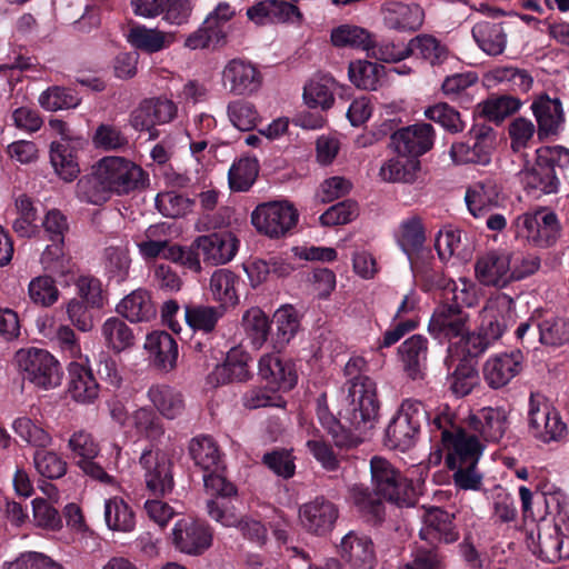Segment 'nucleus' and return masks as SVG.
<instances>
[{"instance_id": "obj_1", "label": "nucleus", "mask_w": 569, "mask_h": 569, "mask_svg": "<svg viewBox=\"0 0 569 569\" xmlns=\"http://www.w3.org/2000/svg\"><path fill=\"white\" fill-rule=\"evenodd\" d=\"M508 428L509 411L505 407H483L463 418H456L446 408L430 423L431 440L437 449L429 455L428 463L439 465L445 453L456 487L479 490L482 475L477 465L485 442H499Z\"/></svg>"}, {"instance_id": "obj_2", "label": "nucleus", "mask_w": 569, "mask_h": 569, "mask_svg": "<svg viewBox=\"0 0 569 569\" xmlns=\"http://www.w3.org/2000/svg\"><path fill=\"white\" fill-rule=\"evenodd\" d=\"M370 471L376 496L359 486L352 487L350 491L351 499L360 511L380 519L382 515L381 499L398 506L413 503L415 490L411 482L387 459L378 456L371 458Z\"/></svg>"}, {"instance_id": "obj_3", "label": "nucleus", "mask_w": 569, "mask_h": 569, "mask_svg": "<svg viewBox=\"0 0 569 569\" xmlns=\"http://www.w3.org/2000/svg\"><path fill=\"white\" fill-rule=\"evenodd\" d=\"M539 268L540 259L535 254L492 249L477 257L475 274L481 284L503 289L532 276Z\"/></svg>"}, {"instance_id": "obj_4", "label": "nucleus", "mask_w": 569, "mask_h": 569, "mask_svg": "<svg viewBox=\"0 0 569 569\" xmlns=\"http://www.w3.org/2000/svg\"><path fill=\"white\" fill-rule=\"evenodd\" d=\"M361 357H353L345 366V375L350 378L349 421L360 433L370 430L378 418L379 402L376 383L368 377L360 376L365 367Z\"/></svg>"}, {"instance_id": "obj_5", "label": "nucleus", "mask_w": 569, "mask_h": 569, "mask_svg": "<svg viewBox=\"0 0 569 569\" xmlns=\"http://www.w3.org/2000/svg\"><path fill=\"white\" fill-rule=\"evenodd\" d=\"M396 237L398 244L409 259L415 279L420 282L422 289L429 291L435 284H439L440 272L431 266L432 254L425 247L426 234L421 220L417 217L403 220Z\"/></svg>"}, {"instance_id": "obj_6", "label": "nucleus", "mask_w": 569, "mask_h": 569, "mask_svg": "<svg viewBox=\"0 0 569 569\" xmlns=\"http://www.w3.org/2000/svg\"><path fill=\"white\" fill-rule=\"evenodd\" d=\"M569 167V149L561 146H543L536 150V161L519 172L525 188L538 197L559 190L560 181L556 168Z\"/></svg>"}, {"instance_id": "obj_7", "label": "nucleus", "mask_w": 569, "mask_h": 569, "mask_svg": "<svg viewBox=\"0 0 569 569\" xmlns=\"http://www.w3.org/2000/svg\"><path fill=\"white\" fill-rule=\"evenodd\" d=\"M13 366L23 381L41 390H51L62 382L59 360L46 349L27 347L16 351Z\"/></svg>"}, {"instance_id": "obj_8", "label": "nucleus", "mask_w": 569, "mask_h": 569, "mask_svg": "<svg viewBox=\"0 0 569 569\" xmlns=\"http://www.w3.org/2000/svg\"><path fill=\"white\" fill-rule=\"evenodd\" d=\"M236 9L228 2H219L197 30L184 40V47L189 50L219 48L227 43L228 36L232 31L231 21L236 17Z\"/></svg>"}, {"instance_id": "obj_9", "label": "nucleus", "mask_w": 569, "mask_h": 569, "mask_svg": "<svg viewBox=\"0 0 569 569\" xmlns=\"http://www.w3.org/2000/svg\"><path fill=\"white\" fill-rule=\"evenodd\" d=\"M96 166L111 194H128L143 187L147 181V174L142 168L123 157H103Z\"/></svg>"}, {"instance_id": "obj_10", "label": "nucleus", "mask_w": 569, "mask_h": 569, "mask_svg": "<svg viewBox=\"0 0 569 569\" xmlns=\"http://www.w3.org/2000/svg\"><path fill=\"white\" fill-rule=\"evenodd\" d=\"M299 213L289 201H271L259 204L251 214L254 228L270 237L286 236L298 222Z\"/></svg>"}, {"instance_id": "obj_11", "label": "nucleus", "mask_w": 569, "mask_h": 569, "mask_svg": "<svg viewBox=\"0 0 569 569\" xmlns=\"http://www.w3.org/2000/svg\"><path fill=\"white\" fill-rule=\"evenodd\" d=\"M513 228L518 239L536 247H549L556 241L560 231L556 213L548 210L518 216L513 221Z\"/></svg>"}, {"instance_id": "obj_12", "label": "nucleus", "mask_w": 569, "mask_h": 569, "mask_svg": "<svg viewBox=\"0 0 569 569\" xmlns=\"http://www.w3.org/2000/svg\"><path fill=\"white\" fill-rule=\"evenodd\" d=\"M528 422L531 435L543 443L559 442L567 436L560 413L533 393L529 398Z\"/></svg>"}, {"instance_id": "obj_13", "label": "nucleus", "mask_w": 569, "mask_h": 569, "mask_svg": "<svg viewBox=\"0 0 569 569\" xmlns=\"http://www.w3.org/2000/svg\"><path fill=\"white\" fill-rule=\"evenodd\" d=\"M221 84L232 96L250 97L260 90L262 74L250 61L234 58L222 69Z\"/></svg>"}, {"instance_id": "obj_14", "label": "nucleus", "mask_w": 569, "mask_h": 569, "mask_svg": "<svg viewBox=\"0 0 569 569\" xmlns=\"http://www.w3.org/2000/svg\"><path fill=\"white\" fill-rule=\"evenodd\" d=\"M171 536L172 543L179 551L192 556L203 553L212 543L211 528L191 517L177 520Z\"/></svg>"}, {"instance_id": "obj_15", "label": "nucleus", "mask_w": 569, "mask_h": 569, "mask_svg": "<svg viewBox=\"0 0 569 569\" xmlns=\"http://www.w3.org/2000/svg\"><path fill=\"white\" fill-rule=\"evenodd\" d=\"M513 299L506 293L491 296L481 310V335L490 342L497 341L505 332L512 316Z\"/></svg>"}, {"instance_id": "obj_16", "label": "nucleus", "mask_w": 569, "mask_h": 569, "mask_svg": "<svg viewBox=\"0 0 569 569\" xmlns=\"http://www.w3.org/2000/svg\"><path fill=\"white\" fill-rule=\"evenodd\" d=\"M469 316L462 309L447 302L439 305L429 321V333L439 341H450L467 332Z\"/></svg>"}, {"instance_id": "obj_17", "label": "nucleus", "mask_w": 569, "mask_h": 569, "mask_svg": "<svg viewBox=\"0 0 569 569\" xmlns=\"http://www.w3.org/2000/svg\"><path fill=\"white\" fill-rule=\"evenodd\" d=\"M435 131L429 123H416L401 128L391 136V146L400 156L417 159L433 144Z\"/></svg>"}, {"instance_id": "obj_18", "label": "nucleus", "mask_w": 569, "mask_h": 569, "mask_svg": "<svg viewBox=\"0 0 569 569\" xmlns=\"http://www.w3.org/2000/svg\"><path fill=\"white\" fill-rule=\"evenodd\" d=\"M522 365L523 356L520 351L492 355L482 366L483 380L491 389L503 388L521 372Z\"/></svg>"}, {"instance_id": "obj_19", "label": "nucleus", "mask_w": 569, "mask_h": 569, "mask_svg": "<svg viewBox=\"0 0 569 569\" xmlns=\"http://www.w3.org/2000/svg\"><path fill=\"white\" fill-rule=\"evenodd\" d=\"M140 465L144 470L147 488L153 495H166L173 487L171 462L160 450L146 449L141 453Z\"/></svg>"}, {"instance_id": "obj_20", "label": "nucleus", "mask_w": 569, "mask_h": 569, "mask_svg": "<svg viewBox=\"0 0 569 569\" xmlns=\"http://www.w3.org/2000/svg\"><path fill=\"white\" fill-rule=\"evenodd\" d=\"M177 113L176 104L168 99H150L141 102L130 114V123L138 131L150 132L154 138L153 128L171 121Z\"/></svg>"}, {"instance_id": "obj_21", "label": "nucleus", "mask_w": 569, "mask_h": 569, "mask_svg": "<svg viewBox=\"0 0 569 569\" xmlns=\"http://www.w3.org/2000/svg\"><path fill=\"white\" fill-rule=\"evenodd\" d=\"M194 248L203 262L219 266L233 259L238 251V240L230 232H214L196 238Z\"/></svg>"}, {"instance_id": "obj_22", "label": "nucleus", "mask_w": 569, "mask_h": 569, "mask_svg": "<svg viewBox=\"0 0 569 569\" xmlns=\"http://www.w3.org/2000/svg\"><path fill=\"white\" fill-rule=\"evenodd\" d=\"M259 376L273 391H289L298 380L295 363L277 353H267L260 358Z\"/></svg>"}, {"instance_id": "obj_23", "label": "nucleus", "mask_w": 569, "mask_h": 569, "mask_svg": "<svg viewBox=\"0 0 569 569\" xmlns=\"http://www.w3.org/2000/svg\"><path fill=\"white\" fill-rule=\"evenodd\" d=\"M68 393L79 403H92L99 396V385L89 367L88 358L72 360L68 367Z\"/></svg>"}, {"instance_id": "obj_24", "label": "nucleus", "mask_w": 569, "mask_h": 569, "mask_svg": "<svg viewBox=\"0 0 569 569\" xmlns=\"http://www.w3.org/2000/svg\"><path fill=\"white\" fill-rule=\"evenodd\" d=\"M340 557L356 569H370L376 561L371 539L355 531L348 532L338 548Z\"/></svg>"}, {"instance_id": "obj_25", "label": "nucleus", "mask_w": 569, "mask_h": 569, "mask_svg": "<svg viewBox=\"0 0 569 569\" xmlns=\"http://www.w3.org/2000/svg\"><path fill=\"white\" fill-rule=\"evenodd\" d=\"M338 518L333 503L322 498L305 503L299 509V519L308 531L322 535L331 530Z\"/></svg>"}, {"instance_id": "obj_26", "label": "nucleus", "mask_w": 569, "mask_h": 569, "mask_svg": "<svg viewBox=\"0 0 569 569\" xmlns=\"http://www.w3.org/2000/svg\"><path fill=\"white\" fill-rule=\"evenodd\" d=\"M337 258V252L330 247H316V246H296L290 250L287 257L272 258L270 262L271 273L282 278L289 276L296 266L290 261L291 259H299L305 261H333Z\"/></svg>"}, {"instance_id": "obj_27", "label": "nucleus", "mask_w": 569, "mask_h": 569, "mask_svg": "<svg viewBox=\"0 0 569 569\" xmlns=\"http://www.w3.org/2000/svg\"><path fill=\"white\" fill-rule=\"evenodd\" d=\"M493 137L489 131L476 136L472 144L456 142L449 150V156L455 164L476 163L486 166L491 160Z\"/></svg>"}, {"instance_id": "obj_28", "label": "nucleus", "mask_w": 569, "mask_h": 569, "mask_svg": "<svg viewBox=\"0 0 569 569\" xmlns=\"http://www.w3.org/2000/svg\"><path fill=\"white\" fill-rule=\"evenodd\" d=\"M500 189L492 179H485L471 183L466 191L465 200L469 212L475 218H485L488 212L498 206Z\"/></svg>"}, {"instance_id": "obj_29", "label": "nucleus", "mask_w": 569, "mask_h": 569, "mask_svg": "<svg viewBox=\"0 0 569 569\" xmlns=\"http://www.w3.org/2000/svg\"><path fill=\"white\" fill-rule=\"evenodd\" d=\"M383 21L390 29L415 31L421 27L423 11L418 4L390 1L383 7Z\"/></svg>"}, {"instance_id": "obj_30", "label": "nucleus", "mask_w": 569, "mask_h": 569, "mask_svg": "<svg viewBox=\"0 0 569 569\" xmlns=\"http://www.w3.org/2000/svg\"><path fill=\"white\" fill-rule=\"evenodd\" d=\"M144 349L153 362L162 370H172L178 360V345L176 340L164 331H153L146 338Z\"/></svg>"}, {"instance_id": "obj_31", "label": "nucleus", "mask_w": 569, "mask_h": 569, "mask_svg": "<svg viewBox=\"0 0 569 569\" xmlns=\"http://www.w3.org/2000/svg\"><path fill=\"white\" fill-rule=\"evenodd\" d=\"M126 39L131 47L148 53H154L170 47L176 38L172 32L134 24L128 30Z\"/></svg>"}, {"instance_id": "obj_32", "label": "nucleus", "mask_w": 569, "mask_h": 569, "mask_svg": "<svg viewBox=\"0 0 569 569\" xmlns=\"http://www.w3.org/2000/svg\"><path fill=\"white\" fill-rule=\"evenodd\" d=\"M420 536L429 541H443L447 543L458 539V533L452 526V517L440 508H430L423 515V528Z\"/></svg>"}, {"instance_id": "obj_33", "label": "nucleus", "mask_w": 569, "mask_h": 569, "mask_svg": "<svg viewBox=\"0 0 569 569\" xmlns=\"http://www.w3.org/2000/svg\"><path fill=\"white\" fill-rule=\"evenodd\" d=\"M239 277L228 269L216 270L209 281V292L212 299L219 303V308L226 310L239 303L237 287Z\"/></svg>"}, {"instance_id": "obj_34", "label": "nucleus", "mask_w": 569, "mask_h": 569, "mask_svg": "<svg viewBox=\"0 0 569 569\" xmlns=\"http://www.w3.org/2000/svg\"><path fill=\"white\" fill-rule=\"evenodd\" d=\"M439 284H435L430 290L439 288L442 290L445 302L452 307L462 309L463 307H473L479 301L478 289L475 283L465 278L458 280H446L440 273Z\"/></svg>"}, {"instance_id": "obj_35", "label": "nucleus", "mask_w": 569, "mask_h": 569, "mask_svg": "<svg viewBox=\"0 0 569 569\" xmlns=\"http://www.w3.org/2000/svg\"><path fill=\"white\" fill-rule=\"evenodd\" d=\"M250 360V355L242 347H233L228 351L224 362L216 366L212 377L217 383L246 380L249 376Z\"/></svg>"}, {"instance_id": "obj_36", "label": "nucleus", "mask_w": 569, "mask_h": 569, "mask_svg": "<svg viewBox=\"0 0 569 569\" xmlns=\"http://www.w3.org/2000/svg\"><path fill=\"white\" fill-rule=\"evenodd\" d=\"M471 33L479 49L486 54L503 53L507 46V33L502 23L480 21L472 27Z\"/></svg>"}, {"instance_id": "obj_37", "label": "nucleus", "mask_w": 569, "mask_h": 569, "mask_svg": "<svg viewBox=\"0 0 569 569\" xmlns=\"http://www.w3.org/2000/svg\"><path fill=\"white\" fill-rule=\"evenodd\" d=\"M117 310L131 322L150 321L157 315L149 292L141 289L126 296L118 305Z\"/></svg>"}, {"instance_id": "obj_38", "label": "nucleus", "mask_w": 569, "mask_h": 569, "mask_svg": "<svg viewBox=\"0 0 569 569\" xmlns=\"http://www.w3.org/2000/svg\"><path fill=\"white\" fill-rule=\"evenodd\" d=\"M531 109L537 119L540 136L558 132L563 122V112L558 99L540 97L532 102Z\"/></svg>"}, {"instance_id": "obj_39", "label": "nucleus", "mask_w": 569, "mask_h": 569, "mask_svg": "<svg viewBox=\"0 0 569 569\" xmlns=\"http://www.w3.org/2000/svg\"><path fill=\"white\" fill-rule=\"evenodd\" d=\"M104 522L112 531L130 532L136 527V516L132 508L120 497L104 501Z\"/></svg>"}, {"instance_id": "obj_40", "label": "nucleus", "mask_w": 569, "mask_h": 569, "mask_svg": "<svg viewBox=\"0 0 569 569\" xmlns=\"http://www.w3.org/2000/svg\"><path fill=\"white\" fill-rule=\"evenodd\" d=\"M241 326L252 348L261 349L270 335L271 322L268 316L260 308L252 307L243 313Z\"/></svg>"}, {"instance_id": "obj_41", "label": "nucleus", "mask_w": 569, "mask_h": 569, "mask_svg": "<svg viewBox=\"0 0 569 569\" xmlns=\"http://www.w3.org/2000/svg\"><path fill=\"white\" fill-rule=\"evenodd\" d=\"M188 449L194 465L204 472L219 471L221 456L212 438L207 436L196 437L190 440Z\"/></svg>"}, {"instance_id": "obj_42", "label": "nucleus", "mask_w": 569, "mask_h": 569, "mask_svg": "<svg viewBox=\"0 0 569 569\" xmlns=\"http://www.w3.org/2000/svg\"><path fill=\"white\" fill-rule=\"evenodd\" d=\"M148 398L166 419H176L184 410V401L181 393L168 386H152L148 390Z\"/></svg>"}, {"instance_id": "obj_43", "label": "nucleus", "mask_w": 569, "mask_h": 569, "mask_svg": "<svg viewBox=\"0 0 569 569\" xmlns=\"http://www.w3.org/2000/svg\"><path fill=\"white\" fill-rule=\"evenodd\" d=\"M399 352L408 375L413 379L420 377L427 360V339L415 335L400 346Z\"/></svg>"}, {"instance_id": "obj_44", "label": "nucleus", "mask_w": 569, "mask_h": 569, "mask_svg": "<svg viewBox=\"0 0 569 569\" xmlns=\"http://www.w3.org/2000/svg\"><path fill=\"white\" fill-rule=\"evenodd\" d=\"M276 333L271 338L272 348L277 351L283 349L296 336L299 329V319L291 306H283L274 312Z\"/></svg>"}, {"instance_id": "obj_45", "label": "nucleus", "mask_w": 569, "mask_h": 569, "mask_svg": "<svg viewBox=\"0 0 569 569\" xmlns=\"http://www.w3.org/2000/svg\"><path fill=\"white\" fill-rule=\"evenodd\" d=\"M419 171V161L408 157H397L386 161L379 176L386 182L411 183L417 179Z\"/></svg>"}, {"instance_id": "obj_46", "label": "nucleus", "mask_w": 569, "mask_h": 569, "mask_svg": "<svg viewBox=\"0 0 569 569\" xmlns=\"http://www.w3.org/2000/svg\"><path fill=\"white\" fill-rule=\"evenodd\" d=\"M335 80L322 76L311 79L305 87L303 99L310 108L329 109L335 101Z\"/></svg>"}, {"instance_id": "obj_47", "label": "nucleus", "mask_w": 569, "mask_h": 569, "mask_svg": "<svg viewBox=\"0 0 569 569\" xmlns=\"http://www.w3.org/2000/svg\"><path fill=\"white\" fill-rule=\"evenodd\" d=\"M539 340L542 345L559 348L569 343V318L551 316L538 323Z\"/></svg>"}, {"instance_id": "obj_48", "label": "nucleus", "mask_w": 569, "mask_h": 569, "mask_svg": "<svg viewBox=\"0 0 569 569\" xmlns=\"http://www.w3.org/2000/svg\"><path fill=\"white\" fill-rule=\"evenodd\" d=\"M106 345L116 352L130 348L134 342L131 328L117 317L108 318L101 326Z\"/></svg>"}, {"instance_id": "obj_49", "label": "nucleus", "mask_w": 569, "mask_h": 569, "mask_svg": "<svg viewBox=\"0 0 569 569\" xmlns=\"http://www.w3.org/2000/svg\"><path fill=\"white\" fill-rule=\"evenodd\" d=\"M486 80L489 84L505 83L510 90L527 92L532 84V78L527 71L510 67H496L487 72Z\"/></svg>"}, {"instance_id": "obj_50", "label": "nucleus", "mask_w": 569, "mask_h": 569, "mask_svg": "<svg viewBox=\"0 0 569 569\" xmlns=\"http://www.w3.org/2000/svg\"><path fill=\"white\" fill-rule=\"evenodd\" d=\"M50 162L54 172L67 182L74 180L80 168L73 153L68 146L62 142L53 141L50 146Z\"/></svg>"}, {"instance_id": "obj_51", "label": "nucleus", "mask_w": 569, "mask_h": 569, "mask_svg": "<svg viewBox=\"0 0 569 569\" xmlns=\"http://www.w3.org/2000/svg\"><path fill=\"white\" fill-rule=\"evenodd\" d=\"M331 42L335 47L356 48L369 51L371 48V34L363 28L353 24H341L331 31Z\"/></svg>"}, {"instance_id": "obj_52", "label": "nucleus", "mask_w": 569, "mask_h": 569, "mask_svg": "<svg viewBox=\"0 0 569 569\" xmlns=\"http://www.w3.org/2000/svg\"><path fill=\"white\" fill-rule=\"evenodd\" d=\"M78 197L92 204H101L111 198V192L99 176V170L94 164L89 176L82 177L77 183Z\"/></svg>"}, {"instance_id": "obj_53", "label": "nucleus", "mask_w": 569, "mask_h": 569, "mask_svg": "<svg viewBox=\"0 0 569 569\" xmlns=\"http://www.w3.org/2000/svg\"><path fill=\"white\" fill-rule=\"evenodd\" d=\"M59 288L50 276L34 277L28 284V298L38 307L49 308L59 300Z\"/></svg>"}, {"instance_id": "obj_54", "label": "nucleus", "mask_w": 569, "mask_h": 569, "mask_svg": "<svg viewBox=\"0 0 569 569\" xmlns=\"http://www.w3.org/2000/svg\"><path fill=\"white\" fill-rule=\"evenodd\" d=\"M419 429L397 415L386 429V443L392 449L406 451L412 447Z\"/></svg>"}, {"instance_id": "obj_55", "label": "nucleus", "mask_w": 569, "mask_h": 569, "mask_svg": "<svg viewBox=\"0 0 569 569\" xmlns=\"http://www.w3.org/2000/svg\"><path fill=\"white\" fill-rule=\"evenodd\" d=\"M224 310L213 306H187L184 308V319L193 330L210 332L214 329Z\"/></svg>"}, {"instance_id": "obj_56", "label": "nucleus", "mask_w": 569, "mask_h": 569, "mask_svg": "<svg viewBox=\"0 0 569 569\" xmlns=\"http://www.w3.org/2000/svg\"><path fill=\"white\" fill-rule=\"evenodd\" d=\"M259 171L258 161L254 158H240L229 169V186L233 191H247L254 182Z\"/></svg>"}, {"instance_id": "obj_57", "label": "nucleus", "mask_w": 569, "mask_h": 569, "mask_svg": "<svg viewBox=\"0 0 569 569\" xmlns=\"http://www.w3.org/2000/svg\"><path fill=\"white\" fill-rule=\"evenodd\" d=\"M103 266L109 279L123 282L129 276L131 266L128 247H108L104 251Z\"/></svg>"}, {"instance_id": "obj_58", "label": "nucleus", "mask_w": 569, "mask_h": 569, "mask_svg": "<svg viewBox=\"0 0 569 569\" xmlns=\"http://www.w3.org/2000/svg\"><path fill=\"white\" fill-rule=\"evenodd\" d=\"M227 113L232 126L241 131L253 129L261 120L257 107L246 100H233L229 102Z\"/></svg>"}, {"instance_id": "obj_59", "label": "nucleus", "mask_w": 569, "mask_h": 569, "mask_svg": "<svg viewBox=\"0 0 569 569\" xmlns=\"http://www.w3.org/2000/svg\"><path fill=\"white\" fill-rule=\"evenodd\" d=\"M12 429L23 441L33 447L48 448L52 445L50 433L27 416L16 418Z\"/></svg>"}, {"instance_id": "obj_60", "label": "nucleus", "mask_w": 569, "mask_h": 569, "mask_svg": "<svg viewBox=\"0 0 569 569\" xmlns=\"http://www.w3.org/2000/svg\"><path fill=\"white\" fill-rule=\"evenodd\" d=\"M14 207L18 213L12 223V229L20 237H32L37 232V211L31 199L26 194H19L14 199Z\"/></svg>"}, {"instance_id": "obj_61", "label": "nucleus", "mask_w": 569, "mask_h": 569, "mask_svg": "<svg viewBox=\"0 0 569 569\" xmlns=\"http://www.w3.org/2000/svg\"><path fill=\"white\" fill-rule=\"evenodd\" d=\"M350 81L363 90H377L380 83V67L369 61H355L349 64Z\"/></svg>"}, {"instance_id": "obj_62", "label": "nucleus", "mask_w": 569, "mask_h": 569, "mask_svg": "<svg viewBox=\"0 0 569 569\" xmlns=\"http://www.w3.org/2000/svg\"><path fill=\"white\" fill-rule=\"evenodd\" d=\"M423 114L449 132L458 133L465 129L460 113L446 102H438L426 108Z\"/></svg>"}, {"instance_id": "obj_63", "label": "nucleus", "mask_w": 569, "mask_h": 569, "mask_svg": "<svg viewBox=\"0 0 569 569\" xmlns=\"http://www.w3.org/2000/svg\"><path fill=\"white\" fill-rule=\"evenodd\" d=\"M132 421L137 433L150 441L159 440L164 435L161 419L149 408L137 409L132 415Z\"/></svg>"}, {"instance_id": "obj_64", "label": "nucleus", "mask_w": 569, "mask_h": 569, "mask_svg": "<svg viewBox=\"0 0 569 569\" xmlns=\"http://www.w3.org/2000/svg\"><path fill=\"white\" fill-rule=\"evenodd\" d=\"M37 450L33 456V465L39 475L48 479H59L67 472L66 460L57 452L50 450Z\"/></svg>"}]
</instances>
